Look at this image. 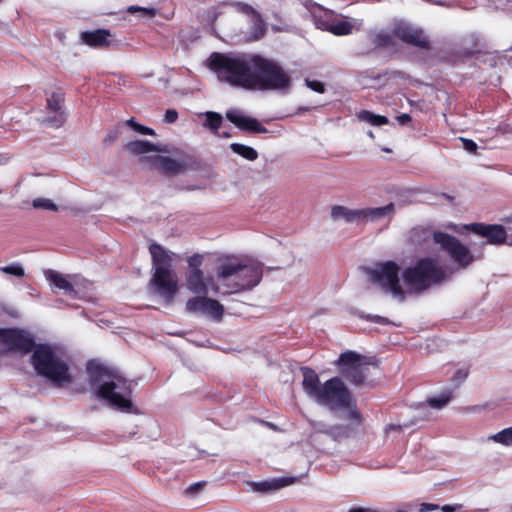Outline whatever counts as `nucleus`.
<instances>
[{
    "instance_id": "nucleus-1",
    "label": "nucleus",
    "mask_w": 512,
    "mask_h": 512,
    "mask_svg": "<svg viewBox=\"0 0 512 512\" xmlns=\"http://www.w3.org/2000/svg\"><path fill=\"white\" fill-rule=\"evenodd\" d=\"M207 62L220 82L234 88L283 93L291 89L290 73L278 61L258 53L213 52Z\"/></svg>"
},
{
    "instance_id": "nucleus-2",
    "label": "nucleus",
    "mask_w": 512,
    "mask_h": 512,
    "mask_svg": "<svg viewBox=\"0 0 512 512\" xmlns=\"http://www.w3.org/2000/svg\"><path fill=\"white\" fill-rule=\"evenodd\" d=\"M87 373L90 384L96 387L98 398L122 412L132 411L131 383L118 370L89 361Z\"/></svg>"
},
{
    "instance_id": "nucleus-3",
    "label": "nucleus",
    "mask_w": 512,
    "mask_h": 512,
    "mask_svg": "<svg viewBox=\"0 0 512 512\" xmlns=\"http://www.w3.org/2000/svg\"><path fill=\"white\" fill-rule=\"evenodd\" d=\"M216 275L228 288L223 294L250 290L260 283L263 264L246 256L223 255L218 258Z\"/></svg>"
},
{
    "instance_id": "nucleus-4",
    "label": "nucleus",
    "mask_w": 512,
    "mask_h": 512,
    "mask_svg": "<svg viewBox=\"0 0 512 512\" xmlns=\"http://www.w3.org/2000/svg\"><path fill=\"white\" fill-rule=\"evenodd\" d=\"M301 371L303 391L310 399L330 410L352 409V395L341 378L333 377L321 383L313 369L303 367Z\"/></svg>"
},
{
    "instance_id": "nucleus-5",
    "label": "nucleus",
    "mask_w": 512,
    "mask_h": 512,
    "mask_svg": "<svg viewBox=\"0 0 512 512\" xmlns=\"http://www.w3.org/2000/svg\"><path fill=\"white\" fill-rule=\"evenodd\" d=\"M149 252L154 269L150 283L165 303H171L178 290L177 277L171 269L175 254L157 243L149 246Z\"/></svg>"
},
{
    "instance_id": "nucleus-6",
    "label": "nucleus",
    "mask_w": 512,
    "mask_h": 512,
    "mask_svg": "<svg viewBox=\"0 0 512 512\" xmlns=\"http://www.w3.org/2000/svg\"><path fill=\"white\" fill-rule=\"evenodd\" d=\"M31 361L36 372L52 383L62 385L71 381L66 355L61 347L39 344L32 354Z\"/></svg>"
},
{
    "instance_id": "nucleus-7",
    "label": "nucleus",
    "mask_w": 512,
    "mask_h": 512,
    "mask_svg": "<svg viewBox=\"0 0 512 512\" xmlns=\"http://www.w3.org/2000/svg\"><path fill=\"white\" fill-rule=\"evenodd\" d=\"M447 277L446 269L438 260L425 257L402 273L404 284L412 292H422L433 285L442 283Z\"/></svg>"
},
{
    "instance_id": "nucleus-8",
    "label": "nucleus",
    "mask_w": 512,
    "mask_h": 512,
    "mask_svg": "<svg viewBox=\"0 0 512 512\" xmlns=\"http://www.w3.org/2000/svg\"><path fill=\"white\" fill-rule=\"evenodd\" d=\"M395 214V205L389 203L383 207H365L352 209L344 205H333L330 209V218L333 222H343L356 226H365L369 223H379L387 220L389 223Z\"/></svg>"
},
{
    "instance_id": "nucleus-9",
    "label": "nucleus",
    "mask_w": 512,
    "mask_h": 512,
    "mask_svg": "<svg viewBox=\"0 0 512 512\" xmlns=\"http://www.w3.org/2000/svg\"><path fill=\"white\" fill-rule=\"evenodd\" d=\"M430 238L440 245L460 268H466L473 262L474 257L468 247L454 236L443 232H431L423 228H414L410 232V241L414 244H421Z\"/></svg>"
},
{
    "instance_id": "nucleus-10",
    "label": "nucleus",
    "mask_w": 512,
    "mask_h": 512,
    "mask_svg": "<svg viewBox=\"0 0 512 512\" xmlns=\"http://www.w3.org/2000/svg\"><path fill=\"white\" fill-rule=\"evenodd\" d=\"M399 266L392 261L381 263L369 271V280L394 298L403 301L405 292L399 282Z\"/></svg>"
},
{
    "instance_id": "nucleus-11",
    "label": "nucleus",
    "mask_w": 512,
    "mask_h": 512,
    "mask_svg": "<svg viewBox=\"0 0 512 512\" xmlns=\"http://www.w3.org/2000/svg\"><path fill=\"white\" fill-rule=\"evenodd\" d=\"M338 365L341 373L353 384L364 383L369 367L362 355L354 351L344 352L338 359Z\"/></svg>"
},
{
    "instance_id": "nucleus-12",
    "label": "nucleus",
    "mask_w": 512,
    "mask_h": 512,
    "mask_svg": "<svg viewBox=\"0 0 512 512\" xmlns=\"http://www.w3.org/2000/svg\"><path fill=\"white\" fill-rule=\"evenodd\" d=\"M185 309L190 314L206 316L220 321L224 314V306L217 300L199 295L187 300Z\"/></svg>"
},
{
    "instance_id": "nucleus-13",
    "label": "nucleus",
    "mask_w": 512,
    "mask_h": 512,
    "mask_svg": "<svg viewBox=\"0 0 512 512\" xmlns=\"http://www.w3.org/2000/svg\"><path fill=\"white\" fill-rule=\"evenodd\" d=\"M0 340L7 344L11 350H18L24 354L34 352L37 347L32 335L21 329H0Z\"/></svg>"
},
{
    "instance_id": "nucleus-14",
    "label": "nucleus",
    "mask_w": 512,
    "mask_h": 512,
    "mask_svg": "<svg viewBox=\"0 0 512 512\" xmlns=\"http://www.w3.org/2000/svg\"><path fill=\"white\" fill-rule=\"evenodd\" d=\"M465 228L485 238L490 245H512V240H508L505 227L500 224L471 223Z\"/></svg>"
},
{
    "instance_id": "nucleus-15",
    "label": "nucleus",
    "mask_w": 512,
    "mask_h": 512,
    "mask_svg": "<svg viewBox=\"0 0 512 512\" xmlns=\"http://www.w3.org/2000/svg\"><path fill=\"white\" fill-rule=\"evenodd\" d=\"M46 101L47 109L52 115L42 118L41 123L49 128L61 127L66 120V114L63 110L64 97L62 93L53 92L47 97Z\"/></svg>"
},
{
    "instance_id": "nucleus-16",
    "label": "nucleus",
    "mask_w": 512,
    "mask_h": 512,
    "mask_svg": "<svg viewBox=\"0 0 512 512\" xmlns=\"http://www.w3.org/2000/svg\"><path fill=\"white\" fill-rule=\"evenodd\" d=\"M394 35L403 42L420 48H428L429 40L422 30L401 22L394 28Z\"/></svg>"
},
{
    "instance_id": "nucleus-17",
    "label": "nucleus",
    "mask_w": 512,
    "mask_h": 512,
    "mask_svg": "<svg viewBox=\"0 0 512 512\" xmlns=\"http://www.w3.org/2000/svg\"><path fill=\"white\" fill-rule=\"evenodd\" d=\"M350 423L347 425H332L330 438L335 441H341L357 434L362 427V417L360 413L352 408L348 412Z\"/></svg>"
},
{
    "instance_id": "nucleus-18",
    "label": "nucleus",
    "mask_w": 512,
    "mask_h": 512,
    "mask_svg": "<svg viewBox=\"0 0 512 512\" xmlns=\"http://www.w3.org/2000/svg\"><path fill=\"white\" fill-rule=\"evenodd\" d=\"M238 11L246 16L251 25L250 37L252 41L261 39L266 33V24L261 15L250 5L241 4L237 5Z\"/></svg>"
},
{
    "instance_id": "nucleus-19",
    "label": "nucleus",
    "mask_w": 512,
    "mask_h": 512,
    "mask_svg": "<svg viewBox=\"0 0 512 512\" xmlns=\"http://www.w3.org/2000/svg\"><path fill=\"white\" fill-rule=\"evenodd\" d=\"M226 118L236 127L252 133H265L267 129L255 118L244 115L238 109H230L226 112Z\"/></svg>"
},
{
    "instance_id": "nucleus-20",
    "label": "nucleus",
    "mask_w": 512,
    "mask_h": 512,
    "mask_svg": "<svg viewBox=\"0 0 512 512\" xmlns=\"http://www.w3.org/2000/svg\"><path fill=\"white\" fill-rule=\"evenodd\" d=\"M154 166L166 175H175L182 173L187 163L184 159H174L167 156H157L154 160Z\"/></svg>"
},
{
    "instance_id": "nucleus-21",
    "label": "nucleus",
    "mask_w": 512,
    "mask_h": 512,
    "mask_svg": "<svg viewBox=\"0 0 512 512\" xmlns=\"http://www.w3.org/2000/svg\"><path fill=\"white\" fill-rule=\"evenodd\" d=\"M186 287L193 294L208 295L209 278L205 279L203 271L188 272Z\"/></svg>"
},
{
    "instance_id": "nucleus-22",
    "label": "nucleus",
    "mask_w": 512,
    "mask_h": 512,
    "mask_svg": "<svg viewBox=\"0 0 512 512\" xmlns=\"http://www.w3.org/2000/svg\"><path fill=\"white\" fill-rule=\"evenodd\" d=\"M293 481V478H280L261 482H253L251 483V486L252 489L256 492L267 493L271 491H276L282 487L290 485L293 483Z\"/></svg>"
},
{
    "instance_id": "nucleus-23",
    "label": "nucleus",
    "mask_w": 512,
    "mask_h": 512,
    "mask_svg": "<svg viewBox=\"0 0 512 512\" xmlns=\"http://www.w3.org/2000/svg\"><path fill=\"white\" fill-rule=\"evenodd\" d=\"M110 36L107 30H95L86 31L81 34V40L83 43L92 46L100 47L108 43V37Z\"/></svg>"
},
{
    "instance_id": "nucleus-24",
    "label": "nucleus",
    "mask_w": 512,
    "mask_h": 512,
    "mask_svg": "<svg viewBox=\"0 0 512 512\" xmlns=\"http://www.w3.org/2000/svg\"><path fill=\"white\" fill-rule=\"evenodd\" d=\"M46 279L52 284L55 288L63 290L65 293L74 292L73 285L70 283L67 276L58 273L53 270H48L46 273Z\"/></svg>"
},
{
    "instance_id": "nucleus-25",
    "label": "nucleus",
    "mask_w": 512,
    "mask_h": 512,
    "mask_svg": "<svg viewBox=\"0 0 512 512\" xmlns=\"http://www.w3.org/2000/svg\"><path fill=\"white\" fill-rule=\"evenodd\" d=\"M357 118L365 123H368L372 126L380 127L383 125H387L389 123V119L383 115H377L371 111L362 110L356 113Z\"/></svg>"
},
{
    "instance_id": "nucleus-26",
    "label": "nucleus",
    "mask_w": 512,
    "mask_h": 512,
    "mask_svg": "<svg viewBox=\"0 0 512 512\" xmlns=\"http://www.w3.org/2000/svg\"><path fill=\"white\" fill-rule=\"evenodd\" d=\"M370 40L375 47L389 48L394 45V32L392 34L379 31L370 34Z\"/></svg>"
},
{
    "instance_id": "nucleus-27",
    "label": "nucleus",
    "mask_w": 512,
    "mask_h": 512,
    "mask_svg": "<svg viewBox=\"0 0 512 512\" xmlns=\"http://www.w3.org/2000/svg\"><path fill=\"white\" fill-rule=\"evenodd\" d=\"M127 150L133 154H146L149 152L158 151L157 147L145 140H135L127 143Z\"/></svg>"
},
{
    "instance_id": "nucleus-28",
    "label": "nucleus",
    "mask_w": 512,
    "mask_h": 512,
    "mask_svg": "<svg viewBox=\"0 0 512 512\" xmlns=\"http://www.w3.org/2000/svg\"><path fill=\"white\" fill-rule=\"evenodd\" d=\"M230 148L234 153L242 156L243 158L249 161H254L258 157V153L254 148L246 146L244 144L232 143L230 145Z\"/></svg>"
},
{
    "instance_id": "nucleus-29",
    "label": "nucleus",
    "mask_w": 512,
    "mask_h": 512,
    "mask_svg": "<svg viewBox=\"0 0 512 512\" xmlns=\"http://www.w3.org/2000/svg\"><path fill=\"white\" fill-rule=\"evenodd\" d=\"M327 29L335 35H347L352 32L353 24L346 20H339L332 23Z\"/></svg>"
},
{
    "instance_id": "nucleus-30",
    "label": "nucleus",
    "mask_w": 512,
    "mask_h": 512,
    "mask_svg": "<svg viewBox=\"0 0 512 512\" xmlns=\"http://www.w3.org/2000/svg\"><path fill=\"white\" fill-rule=\"evenodd\" d=\"M451 399V391H443L437 396H433L427 399V403L430 407L435 409H441L447 405Z\"/></svg>"
},
{
    "instance_id": "nucleus-31",
    "label": "nucleus",
    "mask_w": 512,
    "mask_h": 512,
    "mask_svg": "<svg viewBox=\"0 0 512 512\" xmlns=\"http://www.w3.org/2000/svg\"><path fill=\"white\" fill-rule=\"evenodd\" d=\"M489 440L504 446H512V427L505 428L498 433L489 436Z\"/></svg>"
},
{
    "instance_id": "nucleus-32",
    "label": "nucleus",
    "mask_w": 512,
    "mask_h": 512,
    "mask_svg": "<svg viewBox=\"0 0 512 512\" xmlns=\"http://www.w3.org/2000/svg\"><path fill=\"white\" fill-rule=\"evenodd\" d=\"M222 124V116L216 112H206L205 126L210 128L214 134H219V128Z\"/></svg>"
},
{
    "instance_id": "nucleus-33",
    "label": "nucleus",
    "mask_w": 512,
    "mask_h": 512,
    "mask_svg": "<svg viewBox=\"0 0 512 512\" xmlns=\"http://www.w3.org/2000/svg\"><path fill=\"white\" fill-rule=\"evenodd\" d=\"M313 433H321L330 437L332 425L322 421H309Z\"/></svg>"
},
{
    "instance_id": "nucleus-34",
    "label": "nucleus",
    "mask_w": 512,
    "mask_h": 512,
    "mask_svg": "<svg viewBox=\"0 0 512 512\" xmlns=\"http://www.w3.org/2000/svg\"><path fill=\"white\" fill-rule=\"evenodd\" d=\"M0 272L10 274L16 277H23L25 275L23 267L19 263L0 267Z\"/></svg>"
},
{
    "instance_id": "nucleus-35",
    "label": "nucleus",
    "mask_w": 512,
    "mask_h": 512,
    "mask_svg": "<svg viewBox=\"0 0 512 512\" xmlns=\"http://www.w3.org/2000/svg\"><path fill=\"white\" fill-rule=\"evenodd\" d=\"M126 125L132 128L137 133L143 134V135H154L155 132L153 129L146 127L144 125H141L137 123L134 118H130L126 121Z\"/></svg>"
},
{
    "instance_id": "nucleus-36",
    "label": "nucleus",
    "mask_w": 512,
    "mask_h": 512,
    "mask_svg": "<svg viewBox=\"0 0 512 512\" xmlns=\"http://www.w3.org/2000/svg\"><path fill=\"white\" fill-rule=\"evenodd\" d=\"M188 272L202 271L201 266L203 264V255L193 254L187 259Z\"/></svg>"
},
{
    "instance_id": "nucleus-37",
    "label": "nucleus",
    "mask_w": 512,
    "mask_h": 512,
    "mask_svg": "<svg viewBox=\"0 0 512 512\" xmlns=\"http://www.w3.org/2000/svg\"><path fill=\"white\" fill-rule=\"evenodd\" d=\"M33 207L37 209H45L56 211L58 209L57 205L47 198H37L33 201Z\"/></svg>"
},
{
    "instance_id": "nucleus-38",
    "label": "nucleus",
    "mask_w": 512,
    "mask_h": 512,
    "mask_svg": "<svg viewBox=\"0 0 512 512\" xmlns=\"http://www.w3.org/2000/svg\"><path fill=\"white\" fill-rule=\"evenodd\" d=\"M127 12L130 14H134L136 12H141L144 17H154L156 15V10L154 8H146L141 6L132 5L127 8Z\"/></svg>"
},
{
    "instance_id": "nucleus-39",
    "label": "nucleus",
    "mask_w": 512,
    "mask_h": 512,
    "mask_svg": "<svg viewBox=\"0 0 512 512\" xmlns=\"http://www.w3.org/2000/svg\"><path fill=\"white\" fill-rule=\"evenodd\" d=\"M469 371L467 368H460L454 372L453 381L456 385L462 383L468 377Z\"/></svg>"
},
{
    "instance_id": "nucleus-40",
    "label": "nucleus",
    "mask_w": 512,
    "mask_h": 512,
    "mask_svg": "<svg viewBox=\"0 0 512 512\" xmlns=\"http://www.w3.org/2000/svg\"><path fill=\"white\" fill-rule=\"evenodd\" d=\"M305 82H306V85L311 90H313L315 92H318V93H324L325 86H324V84L322 82L317 81V80H309V79H306Z\"/></svg>"
},
{
    "instance_id": "nucleus-41",
    "label": "nucleus",
    "mask_w": 512,
    "mask_h": 512,
    "mask_svg": "<svg viewBox=\"0 0 512 512\" xmlns=\"http://www.w3.org/2000/svg\"><path fill=\"white\" fill-rule=\"evenodd\" d=\"M460 140L462 141L463 149L464 150H466L469 153H475L476 152V150L478 148L476 142H474L471 139H467V138H460Z\"/></svg>"
},
{
    "instance_id": "nucleus-42",
    "label": "nucleus",
    "mask_w": 512,
    "mask_h": 512,
    "mask_svg": "<svg viewBox=\"0 0 512 512\" xmlns=\"http://www.w3.org/2000/svg\"><path fill=\"white\" fill-rule=\"evenodd\" d=\"M204 485H205V482L193 483L186 488L185 493L187 495L193 496V495L197 494L203 488Z\"/></svg>"
},
{
    "instance_id": "nucleus-43",
    "label": "nucleus",
    "mask_w": 512,
    "mask_h": 512,
    "mask_svg": "<svg viewBox=\"0 0 512 512\" xmlns=\"http://www.w3.org/2000/svg\"><path fill=\"white\" fill-rule=\"evenodd\" d=\"M178 118V113L174 109H169L166 111L164 116V121L166 123H174Z\"/></svg>"
},
{
    "instance_id": "nucleus-44",
    "label": "nucleus",
    "mask_w": 512,
    "mask_h": 512,
    "mask_svg": "<svg viewBox=\"0 0 512 512\" xmlns=\"http://www.w3.org/2000/svg\"><path fill=\"white\" fill-rule=\"evenodd\" d=\"M439 509V506L432 503H422L419 507V512H430Z\"/></svg>"
},
{
    "instance_id": "nucleus-45",
    "label": "nucleus",
    "mask_w": 512,
    "mask_h": 512,
    "mask_svg": "<svg viewBox=\"0 0 512 512\" xmlns=\"http://www.w3.org/2000/svg\"><path fill=\"white\" fill-rule=\"evenodd\" d=\"M396 120L402 126L407 125L411 122V116L409 114H401L397 116Z\"/></svg>"
},
{
    "instance_id": "nucleus-46",
    "label": "nucleus",
    "mask_w": 512,
    "mask_h": 512,
    "mask_svg": "<svg viewBox=\"0 0 512 512\" xmlns=\"http://www.w3.org/2000/svg\"><path fill=\"white\" fill-rule=\"evenodd\" d=\"M462 507L460 504L456 505H443L440 509L442 512H456Z\"/></svg>"
},
{
    "instance_id": "nucleus-47",
    "label": "nucleus",
    "mask_w": 512,
    "mask_h": 512,
    "mask_svg": "<svg viewBox=\"0 0 512 512\" xmlns=\"http://www.w3.org/2000/svg\"><path fill=\"white\" fill-rule=\"evenodd\" d=\"M370 319H372L373 321H375L377 323H380V324H387L388 323V320L386 318L381 317V316H373V317H370Z\"/></svg>"
},
{
    "instance_id": "nucleus-48",
    "label": "nucleus",
    "mask_w": 512,
    "mask_h": 512,
    "mask_svg": "<svg viewBox=\"0 0 512 512\" xmlns=\"http://www.w3.org/2000/svg\"><path fill=\"white\" fill-rule=\"evenodd\" d=\"M347 512H372V511L370 509L357 507V508H351Z\"/></svg>"
},
{
    "instance_id": "nucleus-49",
    "label": "nucleus",
    "mask_w": 512,
    "mask_h": 512,
    "mask_svg": "<svg viewBox=\"0 0 512 512\" xmlns=\"http://www.w3.org/2000/svg\"><path fill=\"white\" fill-rule=\"evenodd\" d=\"M217 135L220 137H226V138L230 137V134L227 133V131L219 132V134H217Z\"/></svg>"
},
{
    "instance_id": "nucleus-50",
    "label": "nucleus",
    "mask_w": 512,
    "mask_h": 512,
    "mask_svg": "<svg viewBox=\"0 0 512 512\" xmlns=\"http://www.w3.org/2000/svg\"><path fill=\"white\" fill-rule=\"evenodd\" d=\"M367 134H368V136H369L370 138H374V133H373L372 131H368V133H367Z\"/></svg>"
},
{
    "instance_id": "nucleus-51",
    "label": "nucleus",
    "mask_w": 512,
    "mask_h": 512,
    "mask_svg": "<svg viewBox=\"0 0 512 512\" xmlns=\"http://www.w3.org/2000/svg\"><path fill=\"white\" fill-rule=\"evenodd\" d=\"M213 291H214L215 293H218V292H219V287H218V286H214V287H213Z\"/></svg>"
},
{
    "instance_id": "nucleus-52",
    "label": "nucleus",
    "mask_w": 512,
    "mask_h": 512,
    "mask_svg": "<svg viewBox=\"0 0 512 512\" xmlns=\"http://www.w3.org/2000/svg\"><path fill=\"white\" fill-rule=\"evenodd\" d=\"M396 512H406V511L403 509H397Z\"/></svg>"
}]
</instances>
